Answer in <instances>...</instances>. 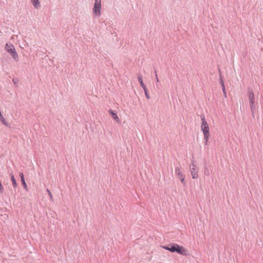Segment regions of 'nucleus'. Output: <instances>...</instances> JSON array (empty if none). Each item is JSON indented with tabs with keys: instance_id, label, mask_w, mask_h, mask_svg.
I'll return each instance as SVG.
<instances>
[{
	"instance_id": "obj_18",
	"label": "nucleus",
	"mask_w": 263,
	"mask_h": 263,
	"mask_svg": "<svg viewBox=\"0 0 263 263\" xmlns=\"http://www.w3.org/2000/svg\"><path fill=\"white\" fill-rule=\"evenodd\" d=\"M12 81H13V84L15 86H17V82H18V79L14 78V79H13Z\"/></svg>"
},
{
	"instance_id": "obj_21",
	"label": "nucleus",
	"mask_w": 263,
	"mask_h": 263,
	"mask_svg": "<svg viewBox=\"0 0 263 263\" xmlns=\"http://www.w3.org/2000/svg\"><path fill=\"white\" fill-rule=\"evenodd\" d=\"M142 88L143 89V90L144 91V93H145V92L148 91V90H147V89L146 86H144V87H142Z\"/></svg>"
},
{
	"instance_id": "obj_16",
	"label": "nucleus",
	"mask_w": 263,
	"mask_h": 263,
	"mask_svg": "<svg viewBox=\"0 0 263 263\" xmlns=\"http://www.w3.org/2000/svg\"><path fill=\"white\" fill-rule=\"evenodd\" d=\"M222 90L224 96V97L226 98H227V92H226V87L222 88Z\"/></svg>"
},
{
	"instance_id": "obj_11",
	"label": "nucleus",
	"mask_w": 263,
	"mask_h": 263,
	"mask_svg": "<svg viewBox=\"0 0 263 263\" xmlns=\"http://www.w3.org/2000/svg\"><path fill=\"white\" fill-rule=\"evenodd\" d=\"M219 83L221 86L222 88L225 87L224 83L223 82V79L221 74V72L220 69L219 68Z\"/></svg>"
},
{
	"instance_id": "obj_12",
	"label": "nucleus",
	"mask_w": 263,
	"mask_h": 263,
	"mask_svg": "<svg viewBox=\"0 0 263 263\" xmlns=\"http://www.w3.org/2000/svg\"><path fill=\"white\" fill-rule=\"evenodd\" d=\"M138 80L139 82L140 83V85H141V86L142 87L146 86L144 84V83L143 82L142 76H141V74H138Z\"/></svg>"
},
{
	"instance_id": "obj_20",
	"label": "nucleus",
	"mask_w": 263,
	"mask_h": 263,
	"mask_svg": "<svg viewBox=\"0 0 263 263\" xmlns=\"http://www.w3.org/2000/svg\"><path fill=\"white\" fill-rule=\"evenodd\" d=\"M47 191L48 192V195L50 196V197L51 198H52V195L51 192L48 189H47Z\"/></svg>"
},
{
	"instance_id": "obj_17",
	"label": "nucleus",
	"mask_w": 263,
	"mask_h": 263,
	"mask_svg": "<svg viewBox=\"0 0 263 263\" xmlns=\"http://www.w3.org/2000/svg\"><path fill=\"white\" fill-rule=\"evenodd\" d=\"M19 176L20 177L21 180H22L23 179H25L24 174L22 172H20Z\"/></svg>"
},
{
	"instance_id": "obj_23",
	"label": "nucleus",
	"mask_w": 263,
	"mask_h": 263,
	"mask_svg": "<svg viewBox=\"0 0 263 263\" xmlns=\"http://www.w3.org/2000/svg\"><path fill=\"white\" fill-rule=\"evenodd\" d=\"M155 73H156V78H157V82H158V81H159V80H158V78L157 74V73H156V70L155 71Z\"/></svg>"
},
{
	"instance_id": "obj_4",
	"label": "nucleus",
	"mask_w": 263,
	"mask_h": 263,
	"mask_svg": "<svg viewBox=\"0 0 263 263\" xmlns=\"http://www.w3.org/2000/svg\"><path fill=\"white\" fill-rule=\"evenodd\" d=\"M6 50L9 52L15 61H18V54L13 45L11 43H7L5 46Z\"/></svg>"
},
{
	"instance_id": "obj_19",
	"label": "nucleus",
	"mask_w": 263,
	"mask_h": 263,
	"mask_svg": "<svg viewBox=\"0 0 263 263\" xmlns=\"http://www.w3.org/2000/svg\"><path fill=\"white\" fill-rule=\"evenodd\" d=\"M145 93V95L146 98L147 99H150V96H149V93H148V91H147V92H145V93Z\"/></svg>"
},
{
	"instance_id": "obj_7",
	"label": "nucleus",
	"mask_w": 263,
	"mask_h": 263,
	"mask_svg": "<svg viewBox=\"0 0 263 263\" xmlns=\"http://www.w3.org/2000/svg\"><path fill=\"white\" fill-rule=\"evenodd\" d=\"M108 112L114 120L119 123L120 120L116 111L109 109Z\"/></svg>"
},
{
	"instance_id": "obj_14",
	"label": "nucleus",
	"mask_w": 263,
	"mask_h": 263,
	"mask_svg": "<svg viewBox=\"0 0 263 263\" xmlns=\"http://www.w3.org/2000/svg\"><path fill=\"white\" fill-rule=\"evenodd\" d=\"M0 121L5 126H9V124H8V122L5 120V119L4 118L3 116V118H1Z\"/></svg>"
},
{
	"instance_id": "obj_9",
	"label": "nucleus",
	"mask_w": 263,
	"mask_h": 263,
	"mask_svg": "<svg viewBox=\"0 0 263 263\" xmlns=\"http://www.w3.org/2000/svg\"><path fill=\"white\" fill-rule=\"evenodd\" d=\"M191 174L193 179H197L198 177L197 171L195 167H192L191 169Z\"/></svg>"
},
{
	"instance_id": "obj_3",
	"label": "nucleus",
	"mask_w": 263,
	"mask_h": 263,
	"mask_svg": "<svg viewBox=\"0 0 263 263\" xmlns=\"http://www.w3.org/2000/svg\"><path fill=\"white\" fill-rule=\"evenodd\" d=\"M247 92V96L249 98L251 111L252 116H254V114L256 112V105L257 103H255V95L252 89L250 87L248 88Z\"/></svg>"
},
{
	"instance_id": "obj_1",
	"label": "nucleus",
	"mask_w": 263,
	"mask_h": 263,
	"mask_svg": "<svg viewBox=\"0 0 263 263\" xmlns=\"http://www.w3.org/2000/svg\"><path fill=\"white\" fill-rule=\"evenodd\" d=\"M164 249L168 250L172 253L176 252L179 254L185 256H190V253L187 249L175 243H170L167 246H161Z\"/></svg>"
},
{
	"instance_id": "obj_10",
	"label": "nucleus",
	"mask_w": 263,
	"mask_h": 263,
	"mask_svg": "<svg viewBox=\"0 0 263 263\" xmlns=\"http://www.w3.org/2000/svg\"><path fill=\"white\" fill-rule=\"evenodd\" d=\"M11 180L13 186L14 188H16L17 186V183L16 180L14 177V176L12 173L10 174Z\"/></svg>"
},
{
	"instance_id": "obj_2",
	"label": "nucleus",
	"mask_w": 263,
	"mask_h": 263,
	"mask_svg": "<svg viewBox=\"0 0 263 263\" xmlns=\"http://www.w3.org/2000/svg\"><path fill=\"white\" fill-rule=\"evenodd\" d=\"M200 117L202 122L201 128L203 134V138L205 142V145H207L210 136L209 126L205 119L204 116L201 115Z\"/></svg>"
},
{
	"instance_id": "obj_6",
	"label": "nucleus",
	"mask_w": 263,
	"mask_h": 263,
	"mask_svg": "<svg viewBox=\"0 0 263 263\" xmlns=\"http://www.w3.org/2000/svg\"><path fill=\"white\" fill-rule=\"evenodd\" d=\"M175 172L177 178L180 180L182 183L185 185V182L184 180V176L182 174L180 168L178 167H177L175 168Z\"/></svg>"
},
{
	"instance_id": "obj_13",
	"label": "nucleus",
	"mask_w": 263,
	"mask_h": 263,
	"mask_svg": "<svg viewBox=\"0 0 263 263\" xmlns=\"http://www.w3.org/2000/svg\"><path fill=\"white\" fill-rule=\"evenodd\" d=\"M21 181L22 185L23 186L24 189L26 191H28V189L27 187V184L25 181V179H22Z\"/></svg>"
},
{
	"instance_id": "obj_15",
	"label": "nucleus",
	"mask_w": 263,
	"mask_h": 263,
	"mask_svg": "<svg viewBox=\"0 0 263 263\" xmlns=\"http://www.w3.org/2000/svg\"><path fill=\"white\" fill-rule=\"evenodd\" d=\"M204 174L205 175H206V176H209V175H210V171H209V169L208 168L207 166L206 165H204Z\"/></svg>"
},
{
	"instance_id": "obj_8",
	"label": "nucleus",
	"mask_w": 263,
	"mask_h": 263,
	"mask_svg": "<svg viewBox=\"0 0 263 263\" xmlns=\"http://www.w3.org/2000/svg\"><path fill=\"white\" fill-rule=\"evenodd\" d=\"M31 3L35 9H39L41 7L40 3L39 0H31Z\"/></svg>"
},
{
	"instance_id": "obj_5",
	"label": "nucleus",
	"mask_w": 263,
	"mask_h": 263,
	"mask_svg": "<svg viewBox=\"0 0 263 263\" xmlns=\"http://www.w3.org/2000/svg\"><path fill=\"white\" fill-rule=\"evenodd\" d=\"M92 9L93 13L95 15L97 16H100L101 9V0H95L94 6Z\"/></svg>"
},
{
	"instance_id": "obj_22",
	"label": "nucleus",
	"mask_w": 263,
	"mask_h": 263,
	"mask_svg": "<svg viewBox=\"0 0 263 263\" xmlns=\"http://www.w3.org/2000/svg\"><path fill=\"white\" fill-rule=\"evenodd\" d=\"M192 164L193 167H196V164H195V162L194 161H193L192 162Z\"/></svg>"
}]
</instances>
